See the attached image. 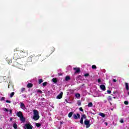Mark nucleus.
Listing matches in <instances>:
<instances>
[{
	"label": "nucleus",
	"instance_id": "nucleus-1",
	"mask_svg": "<svg viewBox=\"0 0 129 129\" xmlns=\"http://www.w3.org/2000/svg\"><path fill=\"white\" fill-rule=\"evenodd\" d=\"M32 59H33V60H36V61H38V60H39L41 61L45 60V58L43 56H41V54H38L36 56H35V54H32L30 55L29 57H28V60H29L28 61L31 62L32 61Z\"/></svg>",
	"mask_w": 129,
	"mask_h": 129
},
{
	"label": "nucleus",
	"instance_id": "nucleus-2",
	"mask_svg": "<svg viewBox=\"0 0 129 129\" xmlns=\"http://www.w3.org/2000/svg\"><path fill=\"white\" fill-rule=\"evenodd\" d=\"M30 52H29V50H28L27 49H23L22 50L19 51L18 54L20 55L21 58H25V57L30 56Z\"/></svg>",
	"mask_w": 129,
	"mask_h": 129
},
{
	"label": "nucleus",
	"instance_id": "nucleus-3",
	"mask_svg": "<svg viewBox=\"0 0 129 129\" xmlns=\"http://www.w3.org/2000/svg\"><path fill=\"white\" fill-rule=\"evenodd\" d=\"M12 66L16 67V68H18V69H22V68H23V66L18 62V60L13 61Z\"/></svg>",
	"mask_w": 129,
	"mask_h": 129
},
{
	"label": "nucleus",
	"instance_id": "nucleus-4",
	"mask_svg": "<svg viewBox=\"0 0 129 129\" xmlns=\"http://www.w3.org/2000/svg\"><path fill=\"white\" fill-rule=\"evenodd\" d=\"M84 124H85L86 128L90 127V126L91 125V124H90V121L87 119L84 120Z\"/></svg>",
	"mask_w": 129,
	"mask_h": 129
},
{
	"label": "nucleus",
	"instance_id": "nucleus-5",
	"mask_svg": "<svg viewBox=\"0 0 129 129\" xmlns=\"http://www.w3.org/2000/svg\"><path fill=\"white\" fill-rule=\"evenodd\" d=\"M14 60H19V59H21L22 57H21V55L19 54V51L17 52V53H15L14 55Z\"/></svg>",
	"mask_w": 129,
	"mask_h": 129
},
{
	"label": "nucleus",
	"instance_id": "nucleus-6",
	"mask_svg": "<svg viewBox=\"0 0 129 129\" xmlns=\"http://www.w3.org/2000/svg\"><path fill=\"white\" fill-rule=\"evenodd\" d=\"M73 118H74V119H78V118H80V114H73Z\"/></svg>",
	"mask_w": 129,
	"mask_h": 129
},
{
	"label": "nucleus",
	"instance_id": "nucleus-7",
	"mask_svg": "<svg viewBox=\"0 0 129 129\" xmlns=\"http://www.w3.org/2000/svg\"><path fill=\"white\" fill-rule=\"evenodd\" d=\"M25 126L27 129H33V126L30 123H26Z\"/></svg>",
	"mask_w": 129,
	"mask_h": 129
},
{
	"label": "nucleus",
	"instance_id": "nucleus-8",
	"mask_svg": "<svg viewBox=\"0 0 129 129\" xmlns=\"http://www.w3.org/2000/svg\"><path fill=\"white\" fill-rule=\"evenodd\" d=\"M20 107L22 108V109H23V110H26V106L24 103L21 102Z\"/></svg>",
	"mask_w": 129,
	"mask_h": 129
},
{
	"label": "nucleus",
	"instance_id": "nucleus-9",
	"mask_svg": "<svg viewBox=\"0 0 129 129\" xmlns=\"http://www.w3.org/2000/svg\"><path fill=\"white\" fill-rule=\"evenodd\" d=\"M16 115L17 116H18V117L21 118V117H22L23 115V113L22 112V111H19L16 113Z\"/></svg>",
	"mask_w": 129,
	"mask_h": 129
},
{
	"label": "nucleus",
	"instance_id": "nucleus-10",
	"mask_svg": "<svg viewBox=\"0 0 129 129\" xmlns=\"http://www.w3.org/2000/svg\"><path fill=\"white\" fill-rule=\"evenodd\" d=\"M63 97V92H60V94L57 96L56 98L57 99H61L62 97Z\"/></svg>",
	"mask_w": 129,
	"mask_h": 129
},
{
	"label": "nucleus",
	"instance_id": "nucleus-11",
	"mask_svg": "<svg viewBox=\"0 0 129 129\" xmlns=\"http://www.w3.org/2000/svg\"><path fill=\"white\" fill-rule=\"evenodd\" d=\"M74 70H75V73H79L80 72V68H74Z\"/></svg>",
	"mask_w": 129,
	"mask_h": 129
},
{
	"label": "nucleus",
	"instance_id": "nucleus-12",
	"mask_svg": "<svg viewBox=\"0 0 129 129\" xmlns=\"http://www.w3.org/2000/svg\"><path fill=\"white\" fill-rule=\"evenodd\" d=\"M40 118V116L38 115H34L33 117V119L34 120H38Z\"/></svg>",
	"mask_w": 129,
	"mask_h": 129
},
{
	"label": "nucleus",
	"instance_id": "nucleus-13",
	"mask_svg": "<svg viewBox=\"0 0 129 129\" xmlns=\"http://www.w3.org/2000/svg\"><path fill=\"white\" fill-rule=\"evenodd\" d=\"M100 87L103 91H105L106 89L105 88V86L104 85H101Z\"/></svg>",
	"mask_w": 129,
	"mask_h": 129
},
{
	"label": "nucleus",
	"instance_id": "nucleus-14",
	"mask_svg": "<svg viewBox=\"0 0 129 129\" xmlns=\"http://www.w3.org/2000/svg\"><path fill=\"white\" fill-rule=\"evenodd\" d=\"M20 120L22 121V122H25L26 121V118L24 117V115L20 117Z\"/></svg>",
	"mask_w": 129,
	"mask_h": 129
},
{
	"label": "nucleus",
	"instance_id": "nucleus-15",
	"mask_svg": "<svg viewBox=\"0 0 129 129\" xmlns=\"http://www.w3.org/2000/svg\"><path fill=\"white\" fill-rule=\"evenodd\" d=\"M7 62L8 64H12L13 60H12V59L11 58H7Z\"/></svg>",
	"mask_w": 129,
	"mask_h": 129
},
{
	"label": "nucleus",
	"instance_id": "nucleus-16",
	"mask_svg": "<svg viewBox=\"0 0 129 129\" xmlns=\"http://www.w3.org/2000/svg\"><path fill=\"white\" fill-rule=\"evenodd\" d=\"M27 88H32V87H33V84L31 83H28L27 85Z\"/></svg>",
	"mask_w": 129,
	"mask_h": 129
},
{
	"label": "nucleus",
	"instance_id": "nucleus-17",
	"mask_svg": "<svg viewBox=\"0 0 129 129\" xmlns=\"http://www.w3.org/2000/svg\"><path fill=\"white\" fill-rule=\"evenodd\" d=\"M34 115H39V112L37 110H33Z\"/></svg>",
	"mask_w": 129,
	"mask_h": 129
},
{
	"label": "nucleus",
	"instance_id": "nucleus-18",
	"mask_svg": "<svg viewBox=\"0 0 129 129\" xmlns=\"http://www.w3.org/2000/svg\"><path fill=\"white\" fill-rule=\"evenodd\" d=\"M125 88H126V90H129L128 83H125Z\"/></svg>",
	"mask_w": 129,
	"mask_h": 129
},
{
	"label": "nucleus",
	"instance_id": "nucleus-19",
	"mask_svg": "<svg viewBox=\"0 0 129 129\" xmlns=\"http://www.w3.org/2000/svg\"><path fill=\"white\" fill-rule=\"evenodd\" d=\"M93 106V104H92V102H90L88 104V107H92Z\"/></svg>",
	"mask_w": 129,
	"mask_h": 129
},
{
	"label": "nucleus",
	"instance_id": "nucleus-20",
	"mask_svg": "<svg viewBox=\"0 0 129 129\" xmlns=\"http://www.w3.org/2000/svg\"><path fill=\"white\" fill-rule=\"evenodd\" d=\"M70 76H67L66 77V81H69L70 80Z\"/></svg>",
	"mask_w": 129,
	"mask_h": 129
},
{
	"label": "nucleus",
	"instance_id": "nucleus-21",
	"mask_svg": "<svg viewBox=\"0 0 129 129\" xmlns=\"http://www.w3.org/2000/svg\"><path fill=\"white\" fill-rule=\"evenodd\" d=\"M73 112H71L69 113L68 114V117H72V115H73Z\"/></svg>",
	"mask_w": 129,
	"mask_h": 129
},
{
	"label": "nucleus",
	"instance_id": "nucleus-22",
	"mask_svg": "<svg viewBox=\"0 0 129 129\" xmlns=\"http://www.w3.org/2000/svg\"><path fill=\"white\" fill-rule=\"evenodd\" d=\"M13 127L15 129H18V125H17V123H15L13 124Z\"/></svg>",
	"mask_w": 129,
	"mask_h": 129
},
{
	"label": "nucleus",
	"instance_id": "nucleus-23",
	"mask_svg": "<svg viewBox=\"0 0 129 129\" xmlns=\"http://www.w3.org/2000/svg\"><path fill=\"white\" fill-rule=\"evenodd\" d=\"M99 115H100V116H102V117H105V114L103 113H100Z\"/></svg>",
	"mask_w": 129,
	"mask_h": 129
},
{
	"label": "nucleus",
	"instance_id": "nucleus-24",
	"mask_svg": "<svg viewBox=\"0 0 129 129\" xmlns=\"http://www.w3.org/2000/svg\"><path fill=\"white\" fill-rule=\"evenodd\" d=\"M52 82H53V83H57V78H53Z\"/></svg>",
	"mask_w": 129,
	"mask_h": 129
},
{
	"label": "nucleus",
	"instance_id": "nucleus-25",
	"mask_svg": "<svg viewBox=\"0 0 129 129\" xmlns=\"http://www.w3.org/2000/svg\"><path fill=\"white\" fill-rule=\"evenodd\" d=\"M75 96L76 97H77V98H79V97H80V94L76 93L75 94Z\"/></svg>",
	"mask_w": 129,
	"mask_h": 129
},
{
	"label": "nucleus",
	"instance_id": "nucleus-26",
	"mask_svg": "<svg viewBox=\"0 0 129 129\" xmlns=\"http://www.w3.org/2000/svg\"><path fill=\"white\" fill-rule=\"evenodd\" d=\"M35 124L37 127H40V126L42 125V124H41L40 123H36Z\"/></svg>",
	"mask_w": 129,
	"mask_h": 129
},
{
	"label": "nucleus",
	"instance_id": "nucleus-27",
	"mask_svg": "<svg viewBox=\"0 0 129 129\" xmlns=\"http://www.w3.org/2000/svg\"><path fill=\"white\" fill-rule=\"evenodd\" d=\"M47 84H48V82H45L43 83L42 86H43L44 87H45V86H47Z\"/></svg>",
	"mask_w": 129,
	"mask_h": 129
},
{
	"label": "nucleus",
	"instance_id": "nucleus-28",
	"mask_svg": "<svg viewBox=\"0 0 129 129\" xmlns=\"http://www.w3.org/2000/svg\"><path fill=\"white\" fill-rule=\"evenodd\" d=\"M14 95H15V92H12L10 94V97H11V98H12L14 96Z\"/></svg>",
	"mask_w": 129,
	"mask_h": 129
},
{
	"label": "nucleus",
	"instance_id": "nucleus-29",
	"mask_svg": "<svg viewBox=\"0 0 129 129\" xmlns=\"http://www.w3.org/2000/svg\"><path fill=\"white\" fill-rule=\"evenodd\" d=\"M77 104L79 106H80L81 105V101L80 100H78L77 101Z\"/></svg>",
	"mask_w": 129,
	"mask_h": 129
},
{
	"label": "nucleus",
	"instance_id": "nucleus-30",
	"mask_svg": "<svg viewBox=\"0 0 129 129\" xmlns=\"http://www.w3.org/2000/svg\"><path fill=\"white\" fill-rule=\"evenodd\" d=\"M43 82V79H40L38 80L39 84H41Z\"/></svg>",
	"mask_w": 129,
	"mask_h": 129
},
{
	"label": "nucleus",
	"instance_id": "nucleus-31",
	"mask_svg": "<svg viewBox=\"0 0 129 129\" xmlns=\"http://www.w3.org/2000/svg\"><path fill=\"white\" fill-rule=\"evenodd\" d=\"M83 118L81 117V119L80 120V123H81V124H83Z\"/></svg>",
	"mask_w": 129,
	"mask_h": 129
},
{
	"label": "nucleus",
	"instance_id": "nucleus-32",
	"mask_svg": "<svg viewBox=\"0 0 129 129\" xmlns=\"http://www.w3.org/2000/svg\"><path fill=\"white\" fill-rule=\"evenodd\" d=\"M108 101H111V100H112V98H111V96H110L108 97Z\"/></svg>",
	"mask_w": 129,
	"mask_h": 129
},
{
	"label": "nucleus",
	"instance_id": "nucleus-33",
	"mask_svg": "<svg viewBox=\"0 0 129 129\" xmlns=\"http://www.w3.org/2000/svg\"><path fill=\"white\" fill-rule=\"evenodd\" d=\"M96 68H97V67H96V66L95 65L92 66V69H96Z\"/></svg>",
	"mask_w": 129,
	"mask_h": 129
},
{
	"label": "nucleus",
	"instance_id": "nucleus-34",
	"mask_svg": "<svg viewBox=\"0 0 129 129\" xmlns=\"http://www.w3.org/2000/svg\"><path fill=\"white\" fill-rule=\"evenodd\" d=\"M5 99H6V97H2L0 99V101H3L5 100Z\"/></svg>",
	"mask_w": 129,
	"mask_h": 129
},
{
	"label": "nucleus",
	"instance_id": "nucleus-35",
	"mask_svg": "<svg viewBox=\"0 0 129 129\" xmlns=\"http://www.w3.org/2000/svg\"><path fill=\"white\" fill-rule=\"evenodd\" d=\"M50 51H52L51 53H53L55 51V48H54V47L51 48L50 49Z\"/></svg>",
	"mask_w": 129,
	"mask_h": 129
},
{
	"label": "nucleus",
	"instance_id": "nucleus-36",
	"mask_svg": "<svg viewBox=\"0 0 129 129\" xmlns=\"http://www.w3.org/2000/svg\"><path fill=\"white\" fill-rule=\"evenodd\" d=\"M82 118H83V119H85L86 118V115L85 114H83L82 115Z\"/></svg>",
	"mask_w": 129,
	"mask_h": 129
},
{
	"label": "nucleus",
	"instance_id": "nucleus-37",
	"mask_svg": "<svg viewBox=\"0 0 129 129\" xmlns=\"http://www.w3.org/2000/svg\"><path fill=\"white\" fill-rule=\"evenodd\" d=\"M124 104L125 105H127L128 104V101H125L124 102Z\"/></svg>",
	"mask_w": 129,
	"mask_h": 129
},
{
	"label": "nucleus",
	"instance_id": "nucleus-38",
	"mask_svg": "<svg viewBox=\"0 0 129 129\" xmlns=\"http://www.w3.org/2000/svg\"><path fill=\"white\" fill-rule=\"evenodd\" d=\"M26 90V89L25 88H22L21 89V92H24Z\"/></svg>",
	"mask_w": 129,
	"mask_h": 129
},
{
	"label": "nucleus",
	"instance_id": "nucleus-39",
	"mask_svg": "<svg viewBox=\"0 0 129 129\" xmlns=\"http://www.w3.org/2000/svg\"><path fill=\"white\" fill-rule=\"evenodd\" d=\"M119 122H120L121 123H123V119H120Z\"/></svg>",
	"mask_w": 129,
	"mask_h": 129
},
{
	"label": "nucleus",
	"instance_id": "nucleus-40",
	"mask_svg": "<svg viewBox=\"0 0 129 129\" xmlns=\"http://www.w3.org/2000/svg\"><path fill=\"white\" fill-rule=\"evenodd\" d=\"M84 76H85V77H87L89 76V74H88V73L85 74L84 75Z\"/></svg>",
	"mask_w": 129,
	"mask_h": 129
},
{
	"label": "nucleus",
	"instance_id": "nucleus-41",
	"mask_svg": "<svg viewBox=\"0 0 129 129\" xmlns=\"http://www.w3.org/2000/svg\"><path fill=\"white\" fill-rule=\"evenodd\" d=\"M107 93H108V94H110L111 93V91L108 90Z\"/></svg>",
	"mask_w": 129,
	"mask_h": 129
},
{
	"label": "nucleus",
	"instance_id": "nucleus-42",
	"mask_svg": "<svg viewBox=\"0 0 129 129\" xmlns=\"http://www.w3.org/2000/svg\"><path fill=\"white\" fill-rule=\"evenodd\" d=\"M101 82V80H100V79H98V83H100Z\"/></svg>",
	"mask_w": 129,
	"mask_h": 129
},
{
	"label": "nucleus",
	"instance_id": "nucleus-43",
	"mask_svg": "<svg viewBox=\"0 0 129 129\" xmlns=\"http://www.w3.org/2000/svg\"><path fill=\"white\" fill-rule=\"evenodd\" d=\"M4 111H9V109H8L7 108H5L4 109Z\"/></svg>",
	"mask_w": 129,
	"mask_h": 129
},
{
	"label": "nucleus",
	"instance_id": "nucleus-44",
	"mask_svg": "<svg viewBox=\"0 0 129 129\" xmlns=\"http://www.w3.org/2000/svg\"><path fill=\"white\" fill-rule=\"evenodd\" d=\"M79 110H80V111H83V109L82 108V107H80L79 108Z\"/></svg>",
	"mask_w": 129,
	"mask_h": 129
},
{
	"label": "nucleus",
	"instance_id": "nucleus-45",
	"mask_svg": "<svg viewBox=\"0 0 129 129\" xmlns=\"http://www.w3.org/2000/svg\"><path fill=\"white\" fill-rule=\"evenodd\" d=\"M6 102H7V103H11V101H10V100H6Z\"/></svg>",
	"mask_w": 129,
	"mask_h": 129
},
{
	"label": "nucleus",
	"instance_id": "nucleus-46",
	"mask_svg": "<svg viewBox=\"0 0 129 129\" xmlns=\"http://www.w3.org/2000/svg\"><path fill=\"white\" fill-rule=\"evenodd\" d=\"M37 92H39V93H43V92H42L41 90H39L37 91Z\"/></svg>",
	"mask_w": 129,
	"mask_h": 129
},
{
	"label": "nucleus",
	"instance_id": "nucleus-47",
	"mask_svg": "<svg viewBox=\"0 0 129 129\" xmlns=\"http://www.w3.org/2000/svg\"><path fill=\"white\" fill-rule=\"evenodd\" d=\"M117 81V80H116V79L113 80V82H116Z\"/></svg>",
	"mask_w": 129,
	"mask_h": 129
},
{
	"label": "nucleus",
	"instance_id": "nucleus-48",
	"mask_svg": "<svg viewBox=\"0 0 129 129\" xmlns=\"http://www.w3.org/2000/svg\"><path fill=\"white\" fill-rule=\"evenodd\" d=\"M58 76H62V74L61 73H58Z\"/></svg>",
	"mask_w": 129,
	"mask_h": 129
},
{
	"label": "nucleus",
	"instance_id": "nucleus-49",
	"mask_svg": "<svg viewBox=\"0 0 129 129\" xmlns=\"http://www.w3.org/2000/svg\"><path fill=\"white\" fill-rule=\"evenodd\" d=\"M66 102H67V103H69V102H68V101L67 100V99L65 100Z\"/></svg>",
	"mask_w": 129,
	"mask_h": 129
},
{
	"label": "nucleus",
	"instance_id": "nucleus-50",
	"mask_svg": "<svg viewBox=\"0 0 129 129\" xmlns=\"http://www.w3.org/2000/svg\"><path fill=\"white\" fill-rule=\"evenodd\" d=\"M12 112H13V110H10V113H12Z\"/></svg>",
	"mask_w": 129,
	"mask_h": 129
},
{
	"label": "nucleus",
	"instance_id": "nucleus-51",
	"mask_svg": "<svg viewBox=\"0 0 129 129\" xmlns=\"http://www.w3.org/2000/svg\"><path fill=\"white\" fill-rule=\"evenodd\" d=\"M104 124H105L106 125H107V124H108L107 122H104Z\"/></svg>",
	"mask_w": 129,
	"mask_h": 129
},
{
	"label": "nucleus",
	"instance_id": "nucleus-52",
	"mask_svg": "<svg viewBox=\"0 0 129 129\" xmlns=\"http://www.w3.org/2000/svg\"><path fill=\"white\" fill-rule=\"evenodd\" d=\"M14 52H16V51H17V48L14 49Z\"/></svg>",
	"mask_w": 129,
	"mask_h": 129
},
{
	"label": "nucleus",
	"instance_id": "nucleus-53",
	"mask_svg": "<svg viewBox=\"0 0 129 129\" xmlns=\"http://www.w3.org/2000/svg\"><path fill=\"white\" fill-rule=\"evenodd\" d=\"M41 100H42V101L45 100V98H41Z\"/></svg>",
	"mask_w": 129,
	"mask_h": 129
},
{
	"label": "nucleus",
	"instance_id": "nucleus-54",
	"mask_svg": "<svg viewBox=\"0 0 129 129\" xmlns=\"http://www.w3.org/2000/svg\"><path fill=\"white\" fill-rule=\"evenodd\" d=\"M13 120V118L11 117L10 118V121H12Z\"/></svg>",
	"mask_w": 129,
	"mask_h": 129
},
{
	"label": "nucleus",
	"instance_id": "nucleus-55",
	"mask_svg": "<svg viewBox=\"0 0 129 129\" xmlns=\"http://www.w3.org/2000/svg\"><path fill=\"white\" fill-rule=\"evenodd\" d=\"M113 98H114V99H115V97H114Z\"/></svg>",
	"mask_w": 129,
	"mask_h": 129
},
{
	"label": "nucleus",
	"instance_id": "nucleus-56",
	"mask_svg": "<svg viewBox=\"0 0 129 129\" xmlns=\"http://www.w3.org/2000/svg\"><path fill=\"white\" fill-rule=\"evenodd\" d=\"M128 95H129V92H128Z\"/></svg>",
	"mask_w": 129,
	"mask_h": 129
},
{
	"label": "nucleus",
	"instance_id": "nucleus-57",
	"mask_svg": "<svg viewBox=\"0 0 129 129\" xmlns=\"http://www.w3.org/2000/svg\"><path fill=\"white\" fill-rule=\"evenodd\" d=\"M0 129H3V128H0Z\"/></svg>",
	"mask_w": 129,
	"mask_h": 129
}]
</instances>
